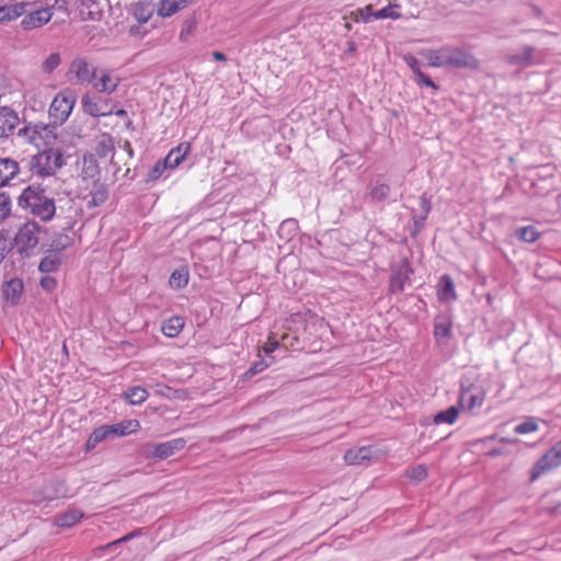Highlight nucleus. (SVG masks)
Wrapping results in <instances>:
<instances>
[{
    "label": "nucleus",
    "instance_id": "nucleus-39",
    "mask_svg": "<svg viewBox=\"0 0 561 561\" xmlns=\"http://www.w3.org/2000/svg\"><path fill=\"white\" fill-rule=\"evenodd\" d=\"M456 421V405L449 407L446 411L439 412L434 416L435 424H453Z\"/></svg>",
    "mask_w": 561,
    "mask_h": 561
},
{
    "label": "nucleus",
    "instance_id": "nucleus-13",
    "mask_svg": "<svg viewBox=\"0 0 561 561\" xmlns=\"http://www.w3.org/2000/svg\"><path fill=\"white\" fill-rule=\"evenodd\" d=\"M119 83L121 78L117 75L108 70H102L99 75H95L93 87L100 92L111 94Z\"/></svg>",
    "mask_w": 561,
    "mask_h": 561
},
{
    "label": "nucleus",
    "instance_id": "nucleus-29",
    "mask_svg": "<svg viewBox=\"0 0 561 561\" xmlns=\"http://www.w3.org/2000/svg\"><path fill=\"white\" fill-rule=\"evenodd\" d=\"M184 328V320L182 317L174 316L165 320L161 325L162 333L168 337L178 336Z\"/></svg>",
    "mask_w": 561,
    "mask_h": 561
},
{
    "label": "nucleus",
    "instance_id": "nucleus-44",
    "mask_svg": "<svg viewBox=\"0 0 561 561\" xmlns=\"http://www.w3.org/2000/svg\"><path fill=\"white\" fill-rule=\"evenodd\" d=\"M477 66L478 61L471 54L458 49V68H476Z\"/></svg>",
    "mask_w": 561,
    "mask_h": 561
},
{
    "label": "nucleus",
    "instance_id": "nucleus-18",
    "mask_svg": "<svg viewBox=\"0 0 561 561\" xmlns=\"http://www.w3.org/2000/svg\"><path fill=\"white\" fill-rule=\"evenodd\" d=\"M70 71L75 73L80 82H90L95 78L96 69H94L85 58H76L70 66Z\"/></svg>",
    "mask_w": 561,
    "mask_h": 561
},
{
    "label": "nucleus",
    "instance_id": "nucleus-24",
    "mask_svg": "<svg viewBox=\"0 0 561 561\" xmlns=\"http://www.w3.org/2000/svg\"><path fill=\"white\" fill-rule=\"evenodd\" d=\"M28 3L15 2L0 5V22L15 20L27 11Z\"/></svg>",
    "mask_w": 561,
    "mask_h": 561
},
{
    "label": "nucleus",
    "instance_id": "nucleus-30",
    "mask_svg": "<svg viewBox=\"0 0 561 561\" xmlns=\"http://www.w3.org/2000/svg\"><path fill=\"white\" fill-rule=\"evenodd\" d=\"M148 397V391L139 386L131 387L124 393V398L133 405L144 403Z\"/></svg>",
    "mask_w": 561,
    "mask_h": 561
},
{
    "label": "nucleus",
    "instance_id": "nucleus-42",
    "mask_svg": "<svg viewBox=\"0 0 561 561\" xmlns=\"http://www.w3.org/2000/svg\"><path fill=\"white\" fill-rule=\"evenodd\" d=\"M114 151V144L112 138L102 139L95 147V152L99 157L105 158Z\"/></svg>",
    "mask_w": 561,
    "mask_h": 561
},
{
    "label": "nucleus",
    "instance_id": "nucleus-26",
    "mask_svg": "<svg viewBox=\"0 0 561 561\" xmlns=\"http://www.w3.org/2000/svg\"><path fill=\"white\" fill-rule=\"evenodd\" d=\"M191 148L192 146L190 142H181L175 148H172L164 158L169 164V168L174 169L179 167L191 152Z\"/></svg>",
    "mask_w": 561,
    "mask_h": 561
},
{
    "label": "nucleus",
    "instance_id": "nucleus-59",
    "mask_svg": "<svg viewBox=\"0 0 561 561\" xmlns=\"http://www.w3.org/2000/svg\"><path fill=\"white\" fill-rule=\"evenodd\" d=\"M55 3H57V0H54V3H51V5L48 7L53 9V7H55Z\"/></svg>",
    "mask_w": 561,
    "mask_h": 561
},
{
    "label": "nucleus",
    "instance_id": "nucleus-33",
    "mask_svg": "<svg viewBox=\"0 0 561 561\" xmlns=\"http://www.w3.org/2000/svg\"><path fill=\"white\" fill-rule=\"evenodd\" d=\"M111 430L108 425H103L98 428H95L92 434L89 436L87 442V447L89 449L94 448L98 444L110 437Z\"/></svg>",
    "mask_w": 561,
    "mask_h": 561
},
{
    "label": "nucleus",
    "instance_id": "nucleus-40",
    "mask_svg": "<svg viewBox=\"0 0 561 561\" xmlns=\"http://www.w3.org/2000/svg\"><path fill=\"white\" fill-rule=\"evenodd\" d=\"M407 477L415 482H421L427 477V469L424 465H417L407 470Z\"/></svg>",
    "mask_w": 561,
    "mask_h": 561
},
{
    "label": "nucleus",
    "instance_id": "nucleus-53",
    "mask_svg": "<svg viewBox=\"0 0 561 561\" xmlns=\"http://www.w3.org/2000/svg\"><path fill=\"white\" fill-rule=\"evenodd\" d=\"M267 367V364H264V365H259V364H255L254 366H252L250 369H249V374L251 375H254L259 371H262L263 369H265Z\"/></svg>",
    "mask_w": 561,
    "mask_h": 561
},
{
    "label": "nucleus",
    "instance_id": "nucleus-49",
    "mask_svg": "<svg viewBox=\"0 0 561 561\" xmlns=\"http://www.w3.org/2000/svg\"><path fill=\"white\" fill-rule=\"evenodd\" d=\"M279 346H282L280 341L277 340L276 334L271 333L262 348L265 354H272Z\"/></svg>",
    "mask_w": 561,
    "mask_h": 561
},
{
    "label": "nucleus",
    "instance_id": "nucleus-43",
    "mask_svg": "<svg viewBox=\"0 0 561 561\" xmlns=\"http://www.w3.org/2000/svg\"><path fill=\"white\" fill-rule=\"evenodd\" d=\"M167 169L170 168L165 159L157 161L148 174L149 180L157 181Z\"/></svg>",
    "mask_w": 561,
    "mask_h": 561
},
{
    "label": "nucleus",
    "instance_id": "nucleus-6",
    "mask_svg": "<svg viewBox=\"0 0 561 561\" xmlns=\"http://www.w3.org/2000/svg\"><path fill=\"white\" fill-rule=\"evenodd\" d=\"M43 229L35 220H27L22 224L14 237V244L19 253L30 255L37 247Z\"/></svg>",
    "mask_w": 561,
    "mask_h": 561
},
{
    "label": "nucleus",
    "instance_id": "nucleus-36",
    "mask_svg": "<svg viewBox=\"0 0 561 561\" xmlns=\"http://www.w3.org/2000/svg\"><path fill=\"white\" fill-rule=\"evenodd\" d=\"M540 233L534 226H526L516 230V237L527 243H534L538 240Z\"/></svg>",
    "mask_w": 561,
    "mask_h": 561
},
{
    "label": "nucleus",
    "instance_id": "nucleus-16",
    "mask_svg": "<svg viewBox=\"0 0 561 561\" xmlns=\"http://www.w3.org/2000/svg\"><path fill=\"white\" fill-rule=\"evenodd\" d=\"M196 0H160L157 13L161 18H170L193 5Z\"/></svg>",
    "mask_w": 561,
    "mask_h": 561
},
{
    "label": "nucleus",
    "instance_id": "nucleus-3",
    "mask_svg": "<svg viewBox=\"0 0 561 561\" xmlns=\"http://www.w3.org/2000/svg\"><path fill=\"white\" fill-rule=\"evenodd\" d=\"M290 323L297 327L302 342L301 351L317 353L322 350L323 336L328 333V324L323 319H306L300 314L290 318Z\"/></svg>",
    "mask_w": 561,
    "mask_h": 561
},
{
    "label": "nucleus",
    "instance_id": "nucleus-5",
    "mask_svg": "<svg viewBox=\"0 0 561 561\" xmlns=\"http://www.w3.org/2000/svg\"><path fill=\"white\" fill-rule=\"evenodd\" d=\"M77 102V94L70 89H64L53 99L48 115L53 124L62 125L70 116Z\"/></svg>",
    "mask_w": 561,
    "mask_h": 561
},
{
    "label": "nucleus",
    "instance_id": "nucleus-47",
    "mask_svg": "<svg viewBox=\"0 0 561 561\" xmlns=\"http://www.w3.org/2000/svg\"><path fill=\"white\" fill-rule=\"evenodd\" d=\"M390 192V187L386 183L377 184L373 187L370 195L374 199L382 201L385 199Z\"/></svg>",
    "mask_w": 561,
    "mask_h": 561
},
{
    "label": "nucleus",
    "instance_id": "nucleus-61",
    "mask_svg": "<svg viewBox=\"0 0 561 561\" xmlns=\"http://www.w3.org/2000/svg\"><path fill=\"white\" fill-rule=\"evenodd\" d=\"M130 125H131V121H130V119H128V121H127V126L129 127Z\"/></svg>",
    "mask_w": 561,
    "mask_h": 561
},
{
    "label": "nucleus",
    "instance_id": "nucleus-52",
    "mask_svg": "<svg viewBox=\"0 0 561 561\" xmlns=\"http://www.w3.org/2000/svg\"><path fill=\"white\" fill-rule=\"evenodd\" d=\"M70 243V239L68 236H59L57 239V245H60L61 248L68 247Z\"/></svg>",
    "mask_w": 561,
    "mask_h": 561
},
{
    "label": "nucleus",
    "instance_id": "nucleus-28",
    "mask_svg": "<svg viewBox=\"0 0 561 561\" xmlns=\"http://www.w3.org/2000/svg\"><path fill=\"white\" fill-rule=\"evenodd\" d=\"M455 297L454 282L448 275H444L437 284V298L439 301L448 302Z\"/></svg>",
    "mask_w": 561,
    "mask_h": 561
},
{
    "label": "nucleus",
    "instance_id": "nucleus-22",
    "mask_svg": "<svg viewBox=\"0 0 561 561\" xmlns=\"http://www.w3.org/2000/svg\"><path fill=\"white\" fill-rule=\"evenodd\" d=\"M83 517L84 514L81 510L70 507L55 517L54 525L60 528H70L77 525Z\"/></svg>",
    "mask_w": 561,
    "mask_h": 561
},
{
    "label": "nucleus",
    "instance_id": "nucleus-55",
    "mask_svg": "<svg viewBox=\"0 0 561 561\" xmlns=\"http://www.w3.org/2000/svg\"><path fill=\"white\" fill-rule=\"evenodd\" d=\"M131 537H133V534H128V535L124 536L123 538H121V539H118V540H115L114 542L110 543V546H112V545H116V543H118V542L127 541V540H129Z\"/></svg>",
    "mask_w": 561,
    "mask_h": 561
},
{
    "label": "nucleus",
    "instance_id": "nucleus-7",
    "mask_svg": "<svg viewBox=\"0 0 561 561\" xmlns=\"http://www.w3.org/2000/svg\"><path fill=\"white\" fill-rule=\"evenodd\" d=\"M561 466V440L551 447L531 468L530 481Z\"/></svg>",
    "mask_w": 561,
    "mask_h": 561
},
{
    "label": "nucleus",
    "instance_id": "nucleus-19",
    "mask_svg": "<svg viewBox=\"0 0 561 561\" xmlns=\"http://www.w3.org/2000/svg\"><path fill=\"white\" fill-rule=\"evenodd\" d=\"M412 270L407 261L390 276L389 289L391 293H399L404 289L405 283L410 279Z\"/></svg>",
    "mask_w": 561,
    "mask_h": 561
},
{
    "label": "nucleus",
    "instance_id": "nucleus-4",
    "mask_svg": "<svg viewBox=\"0 0 561 561\" xmlns=\"http://www.w3.org/2000/svg\"><path fill=\"white\" fill-rule=\"evenodd\" d=\"M62 165V154L60 150L48 148L34 154L30 160V171L32 175L41 179L51 176Z\"/></svg>",
    "mask_w": 561,
    "mask_h": 561
},
{
    "label": "nucleus",
    "instance_id": "nucleus-11",
    "mask_svg": "<svg viewBox=\"0 0 561 561\" xmlns=\"http://www.w3.org/2000/svg\"><path fill=\"white\" fill-rule=\"evenodd\" d=\"M53 15L54 13L49 7L36 9L24 15L21 21V26L25 31L39 28L47 24L51 20Z\"/></svg>",
    "mask_w": 561,
    "mask_h": 561
},
{
    "label": "nucleus",
    "instance_id": "nucleus-50",
    "mask_svg": "<svg viewBox=\"0 0 561 561\" xmlns=\"http://www.w3.org/2000/svg\"><path fill=\"white\" fill-rule=\"evenodd\" d=\"M41 286L47 291H53L57 287V280L53 276H44L41 278Z\"/></svg>",
    "mask_w": 561,
    "mask_h": 561
},
{
    "label": "nucleus",
    "instance_id": "nucleus-9",
    "mask_svg": "<svg viewBox=\"0 0 561 561\" xmlns=\"http://www.w3.org/2000/svg\"><path fill=\"white\" fill-rule=\"evenodd\" d=\"M485 397V391L482 386L470 383L467 385V379L461 382V394L458 398L460 408L469 411L474 408L481 407Z\"/></svg>",
    "mask_w": 561,
    "mask_h": 561
},
{
    "label": "nucleus",
    "instance_id": "nucleus-48",
    "mask_svg": "<svg viewBox=\"0 0 561 561\" xmlns=\"http://www.w3.org/2000/svg\"><path fill=\"white\" fill-rule=\"evenodd\" d=\"M151 14L152 11L142 4L136 5L134 10V15L136 20L140 23H146L150 19Z\"/></svg>",
    "mask_w": 561,
    "mask_h": 561
},
{
    "label": "nucleus",
    "instance_id": "nucleus-54",
    "mask_svg": "<svg viewBox=\"0 0 561 561\" xmlns=\"http://www.w3.org/2000/svg\"><path fill=\"white\" fill-rule=\"evenodd\" d=\"M211 55H213V58L217 61H226L227 60L225 54L221 51H214Z\"/></svg>",
    "mask_w": 561,
    "mask_h": 561
},
{
    "label": "nucleus",
    "instance_id": "nucleus-15",
    "mask_svg": "<svg viewBox=\"0 0 561 561\" xmlns=\"http://www.w3.org/2000/svg\"><path fill=\"white\" fill-rule=\"evenodd\" d=\"M82 108L91 116H107L113 113L112 106L106 101L96 100L95 98L84 95L82 98Z\"/></svg>",
    "mask_w": 561,
    "mask_h": 561
},
{
    "label": "nucleus",
    "instance_id": "nucleus-12",
    "mask_svg": "<svg viewBox=\"0 0 561 561\" xmlns=\"http://www.w3.org/2000/svg\"><path fill=\"white\" fill-rule=\"evenodd\" d=\"M23 291L24 284L22 279L18 277L4 282L1 287L3 300L11 306H15L20 302Z\"/></svg>",
    "mask_w": 561,
    "mask_h": 561
},
{
    "label": "nucleus",
    "instance_id": "nucleus-34",
    "mask_svg": "<svg viewBox=\"0 0 561 561\" xmlns=\"http://www.w3.org/2000/svg\"><path fill=\"white\" fill-rule=\"evenodd\" d=\"M400 5L397 3L389 4L378 11H375L373 13L374 20H381V19H391V20H398L401 18V13L399 12Z\"/></svg>",
    "mask_w": 561,
    "mask_h": 561
},
{
    "label": "nucleus",
    "instance_id": "nucleus-37",
    "mask_svg": "<svg viewBox=\"0 0 561 561\" xmlns=\"http://www.w3.org/2000/svg\"><path fill=\"white\" fill-rule=\"evenodd\" d=\"M60 265V260L57 255L45 256L39 263V271L42 273H50L56 271Z\"/></svg>",
    "mask_w": 561,
    "mask_h": 561
},
{
    "label": "nucleus",
    "instance_id": "nucleus-38",
    "mask_svg": "<svg viewBox=\"0 0 561 561\" xmlns=\"http://www.w3.org/2000/svg\"><path fill=\"white\" fill-rule=\"evenodd\" d=\"M12 247L10 232L5 229L0 231V263L5 259Z\"/></svg>",
    "mask_w": 561,
    "mask_h": 561
},
{
    "label": "nucleus",
    "instance_id": "nucleus-1",
    "mask_svg": "<svg viewBox=\"0 0 561 561\" xmlns=\"http://www.w3.org/2000/svg\"><path fill=\"white\" fill-rule=\"evenodd\" d=\"M100 169L90 157L83 159L82 176L78 185V198L87 202L88 208H94L105 203L108 197L107 186L99 180Z\"/></svg>",
    "mask_w": 561,
    "mask_h": 561
},
{
    "label": "nucleus",
    "instance_id": "nucleus-17",
    "mask_svg": "<svg viewBox=\"0 0 561 561\" xmlns=\"http://www.w3.org/2000/svg\"><path fill=\"white\" fill-rule=\"evenodd\" d=\"M374 449L371 446H362L350 448L344 454V461L350 466H359L374 458Z\"/></svg>",
    "mask_w": 561,
    "mask_h": 561
},
{
    "label": "nucleus",
    "instance_id": "nucleus-58",
    "mask_svg": "<svg viewBox=\"0 0 561 561\" xmlns=\"http://www.w3.org/2000/svg\"><path fill=\"white\" fill-rule=\"evenodd\" d=\"M62 352H64V354H65L66 356H68V347H67V343H66V341H64V343H62Z\"/></svg>",
    "mask_w": 561,
    "mask_h": 561
},
{
    "label": "nucleus",
    "instance_id": "nucleus-21",
    "mask_svg": "<svg viewBox=\"0 0 561 561\" xmlns=\"http://www.w3.org/2000/svg\"><path fill=\"white\" fill-rule=\"evenodd\" d=\"M453 323L448 317L438 316L434 323V336L437 344L443 345L451 337Z\"/></svg>",
    "mask_w": 561,
    "mask_h": 561
},
{
    "label": "nucleus",
    "instance_id": "nucleus-23",
    "mask_svg": "<svg viewBox=\"0 0 561 561\" xmlns=\"http://www.w3.org/2000/svg\"><path fill=\"white\" fill-rule=\"evenodd\" d=\"M19 172L18 161L11 158H0V186L7 185Z\"/></svg>",
    "mask_w": 561,
    "mask_h": 561
},
{
    "label": "nucleus",
    "instance_id": "nucleus-10",
    "mask_svg": "<svg viewBox=\"0 0 561 561\" xmlns=\"http://www.w3.org/2000/svg\"><path fill=\"white\" fill-rule=\"evenodd\" d=\"M419 55L426 60L428 67H445L455 59V51L451 47L423 49Z\"/></svg>",
    "mask_w": 561,
    "mask_h": 561
},
{
    "label": "nucleus",
    "instance_id": "nucleus-2",
    "mask_svg": "<svg viewBox=\"0 0 561 561\" xmlns=\"http://www.w3.org/2000/svg\"><path fill=\"white\" fill-rule=\"evenodd\" d=\"M18 205L28 215L47 222L50 221L56 214V204L45 188L37 184L26 186L18 197Z\"/></svg>",
    "mask_w": 561,
    "mask_h": 561
},
{
    "label": "nucleus",
    "instance_id": "nucleus-14",
    "mask_svg": "<svg viewBox=\"0 0 561 561\" xmlns=\"http://www.w3.org/2000/svg\"><path fill=\"white\" fill-rule=\"evenodd\" d=\"M186 445L184 438H174L168 442L152 445V456L159 459H165L182 450Z\"/></svg>",
    "mask_w": 561,
    "mask_h": 561
},
{
    "label": "nucleus",
    "instance_id": "nucleus-60",
    "mask_svg": "<svg viewBox=\"0 0 561 561\" xmlns=\"http://www.w3.org/2000/svg\"><path fill=\"white\" fill-rule=\"evenodd\" d=\"M55 3H57V0H54V3H51V5L48 7L53 9V7H55Z\"/></svg>",
    "mask_w": 561,
    "mask_h": 561
},
{
    "label": "nucleus",
    "instance_id": "nucleus-32",
    "mask_svg": "<svg viewBox=\"0 0 561 561\" xmlns=\"http://www.w3.org/2000/svg\"><path fill=\"white\" fill-rule=\"evenodd\" d=\"M533 54L534 48L531 46H525L520 53L510 55L507 60L513 65L527 66L531 62Z\"/></svg>",
    "mask_w": 561,
    "mask_h": 561
},
{
    "label": "nucleus",
    "instance_id": "nucleus-51",
    "mask_svg": "<svg viewBox=\"0 0 561 561\" xmlns=\"http://www.w3.org/2000/svg\"><path fill=\"white\" fill-rule=\"evenodd\" d=\"M374 12L375 11H373V5L371 4H368L364 9H359L358 10V13L360 15V20L364 23H368V22H370L374 19V16H373Z\"/></svg>",
    "mask_w": 561,
    "mask_h": 561
},
{
    "label": "nucleus",
    "instance_id": "nucleus-45",
    "mask_svg": "<svg viewBox=\"0 0 561 561\" xmlns=\"http://www.w3.org/2000/svg\"><path fill=\"white\" fill-rule=\"evenodd\" d=\"M538 430V424L534 419H528L520 424L515 426V433L517 434H528L536 432Z\"/></svg>",
    "mask_w": 561,
    "mask_h": 561
},
{
    "label": "nucleus",
    "instance_id": "nucleus-57",
    "mask_svg": "<svg viewBox=\"0 0 561 561\" xmlns=\"http://www.w3.org/2000/svg\"><path fill=\"white\" fill-rule=\"evenodd\" d=\"M488 454H489L490 456H492V457H496V456H500V455H501V451H500V450H497V449H493V450H490Z\"/></svg>",
    "mask_w": 561,
    "mask_h": 561
},
{
    "label": "nucleus",
    "instance_id": "nucleus-46",
    "mask_svg": "<svg viewBox=\"0 0 561 561\" xmlns=\"http://www.w3.org/2000/svg\"><path fill=\"white\" fill-rule=\"evenodd\" d=\"M60 64V56L57 53L50 54L43 62V70L47 73L53 72Z\"/></svg>",
    "mask_w": 561,
    "mask_h": 561
},
{
    "label": "nucleus",
    "instance_id": "nucleus-20",
    "mask_svg": "<svg viewBox=\"0 0 561 561\" xmlns=\"http://www.w3.org/2000/svg\"><path fill=\"white\" fill-rule=\"evenodd\" d=\"M403 60L407 62V65L411 68V70L415 75L416 84L428 87V88L433 89L434 91H436L438 89L437 85L435 84V82L421 70L420 62L415 56H413L412 54H405L403 56Z\"/></svg>",
    "mask_w": 561,
    "mask_h": 561
},
{
    "label": "nucleus",
    "instance_id": "nucleus-8",
    "mask_svg": "<svg viewBox=\"0 0 561 561\" xmlns=\"http://www.w3.org/2000/svg\"><path fill=\"white\" fill-rule=\"evenodd\" d=\"M28 141L37 148L51 146L57 135L55 128L47 124H36L23 128Z\"/></svg>",
    "mask_w": 561,
    "mask_h": 561
},
{
    "label": "nucleus",
    "instance_id": "nucleus-35",
    "mask_svg": "<svg viewBox=\"0 0 561 561\" xmlns=\"http://www.w3.org/2000/svg\"><path fill=\"white\" fill-rule=\"evenodd\" d=\"M172 288L180 289L188 284V273L185 268L174 271L169 279Z\"/></svg>",
    "mask_w": 561,
    "mask_h": 561
},
{
    "label": "nucleus",
    "instance_id": "nucleus-27",
    "mask_svg": "<svg viewBox=\"0 0 561 561\" xmlns=\"http://www.w3.org/2000/svg\"><path fill=\"white\" fill-rule=\"evenodd\" d=\"M112 435L126 436L136 433L140 430V423L138 420H125L119 423L108 425Z\"/></svg>",
    "mask_w": 561,
    "mask_h": 561
},
{
    "label": "nucleus",
    "instance_id": "nucleus-56",
    "mask_svg": "<svg viewBox=\"0 0 561 561\" xmlns=\"http://www.w3.org/2000/svg\"><path fill=\"white\" fill-rule=\"evenodd\" d=\"M115 115L119 116V117H126L127 112L125 110L121 108V110L115 111Z\"/></svg>",
    "mask_w": 561,
    "mask_h": 561
},
{
    "label": "nucleus",
    "instance_id": "nucleus-31",
    "mask_svg": "<svg viewBox=\"0 0 561 561\" xmlns=\"http://www.w3.org/2000/svg\"><path fill=\"white\" fill-rule=\"evenodd\" d=\"M282 347L291 351H301L302 342L299 335V331H297V327H295V331L293 334L284 333L280 337Z\"/></svg>",
    "mask_w": 561,
    "mask_h": 561
},
{
    "label": "nucleus",
    "instance_id": "nucleus-25",
    "mask_svg": "<svg viewBox=\"0 0 561 561\" xmlns=\"http://www.w3.org/2000/svg\"><path fill=\"white\" fill-rule=\"evenodd\" d=\"M18 121L19 118L13 110L7 106L0 107V138L11 134Z\"/></svg>",
    "mask_w": 561,
    "mask_h": 561
},
{
    "label": "nucleus",
    "instance_id": "nucleus-41",
    "mask_svg": "<svg viewBox=\"0 0 561 561\" xmlns=\"http://www.w3.org/2000/svg\"><path fill=\"white\" fill-rule=\"evenodd\" d=\"M11 214V198L5 192L0 191V222Z\"/></svg>",
    "mask_w": 561,
    "mask_h": 561
}]
</instances>
